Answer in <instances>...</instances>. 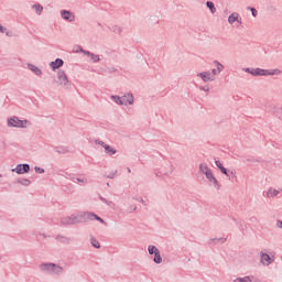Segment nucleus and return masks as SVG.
<instances>
[{"mask_svg":"<svg viewBox=\"0 0 282 282\" xmlns=\"http://www.w3.org/2000/svg\"><path fill=\"white\" fill-rule=\"evenodd\" d=\"M200 173H204L206 175L207 180L212 182V184L217 185V178H215V175H213V171H210V167L206 163H203L199 165Z\"/></svg>","mask_w":282,"mask_h":282,"instance_id":"3","label":"nucleus"},{"mask_svg":"<svg viewBox=\"0 0 282 282\" xmlns=\"http://www.w3.org/2000/svg\"><path fill=\"white\" fill-rule=\"evenodd\" d=\"M50 65H51L52 69H58V67H63V59L57 58L56 61L51 62Z\"/></svg>","mask_w":282,"mask_h":282,"instance_id":"13","label":"nucleus"},{"mask_svg":"<svg viewBox=\"0 0 282 282\" xmlns=\"http://www.w3.org/2000/svg\"><path fill=\"white\" fill-rule=\"evenodd\" d=\"M246 72H248V74H251V76H279L281 74V70L279 68L271 70L262 68H247Z\"/></svg>","mask_w":282,"mask_h":282,"instance_id":"1","label":"nucleus"},{"mask_svg":"<svg viewBox=\"0 0 282 282\" xmlns=\"http://www.w3.org/2000/svg\"><path fill=\"white\" fill-rule=\"evenodd\" d=\"M111 99L115 100L117 105H127V100L123 97L111 96Z\"/></svg>","mask_w":282,"mask_h":282,"instance_id":"14","label":"nucleus"},{"mask_svg":"<svg viewBox=\"0 0 282 282\" xmlns=\"http://www.w3.org/2000/svg\"><path fill=\"white\" fill-rule=\"evenodd\" d=\"M78 221V219L76 218V216H70L68 218V220L66 221V224H76Z\"/></svg>","mask_w":282,"mask_h":282,"instance_id":"24","label":"nucleus"},{"mask_svg":"<svg viewBox=\"0 0 282 282\" xmlns=\"http://www.w3.org/2000/svg\"><path fill=\"white\" fill-rule=\"evenodd\" d=\"M90 61H93L94 63H98V61H100V58L98 57V55H94L91 53H87Z\"/></svg>","mask_w":282,"mask_h":282,"instance_id":"20","label":"nucleus"},{"mask_svg":"<svg viewBox=\"0 0 282 282\" xmlns=\"http://www.w3.org/2000/svg\"><path fill=\"white\" fill-rule=\"evenodd\" d=\"M235 21H237L238 23H241V19L239 18V13L234 12L229 15L228 18V23H230L232 25V23H235Z\"/></svg>","mask_w":282,"mask_h":282,"instance_id":"8","label":"nucleus"},{"mask_svg":"<svg viewBox=\"0 0 282 282\" xmlns=\"http://www.w3.org/2000/svg\"><path fill=\"white\" fill-rule=\"evenodd\" d=\"M251 14H252V17H257V9L251 8Z\"/></svg>","mask_w":282,"mask_h":282,"instance_id":"28","label":"nucleus"},{"mask_svg":"<svg viewBox=\"0 0 282 282\" xmlns=\"http://www.w3.org/2000/svg\"><path fill=\"white\" fill-rule=\"evenodd\" d=\"M13 173H18V175H23L25 173H30V165L28 164H19L15 169L12 170Z\"/></svg>","mask_w":282,"mask_h":282,"instance_id":"6","label":"nucleus"},{"mask_svg":"<svg viewBox=\"0 0 282 282\" xmlns=\"http://www.w3.org/2000/svg\"><path fill=\"white\" fill-rule=\"evenodd\" d=\"M123 98H124L127 105H132L133 104V100H134L133 95L127 94V95L123 96Z\"/></svg>","mask_w":282,"mask_h":282,"instance_id":"16","label":"nucleus"},{"mask_svg":"<svg viewBox=\"0 0 282 282\" xmlns=\"http://www.w3.org/2000/svg\"><path fill=\"white\" fill-rule=\"evenodd\" d=\"M8 127H15L18 129H28V127H30V121L20 120L18 117H13L8 120Z\"/></svg>","mask_w":282,"mask_h":282,"instance_id":"2","label":"nucleus"},{"mask_svg":"<svg viewBox=\"0 0 282 282\" xmlns=\"http://www.w3.org/2000/svg\"><path fill=\"white\" fill-rule=\"evenodd\" d=\"M0 32H2V33L6 32V28L0 25Z\"/></svg>","mask_w":282,"mask_h":282,"instance_id":"31","label":"nucleus"},{"mask_svg":"<svg viewBox=\"0 0 282 282\" xmlns=\"http://www.w3.org/2000/svg\"><path fill=\"white\" fill-rule=\"evenodd\" d=\"M216 67H217V72L218 74L224 72V65H221L219 62H214Z\"/></svg>","mask_w":282,"mask_h":282,"instance_id":"22","label":"nucleus"},{"mask_svg":"<svg viewBox=\"0 0 282 282\" xmlns=\"http://www.w3.org/2000/svg\"><path fill=\"white\" fill-rule=\"evenodd\" d=\"M154 263H162V257L160 256V250H155Z\"/></svg>","mask_w":282,"mask_h":282,"instance_id":"18","label":"nucleus"},{"mask_svg":"<svg viewBox=\"0 0 282 282\" xmlns=\"http://www.w3.org/2000/svg\"><path fill=\"white\" fill-rule=\"evenodd\" d=\"M261 263H263V265H270V263H272V258L267 253H261Z\"/></svg>","mask_w":282,"mask_h":282,"instance_id":"11","label":"nucleus"},{"mask_svg":"<svg viewBox=\"0 0 282 282\" xmlns=\"http://www.w3.org/2000/svg\"><path fill=\"white\" fill-rule=\"evenodd\" d=\"M234 282H252V281L250 280V278L246 276V278H238Z\"/></svg>","mask_w":282,"mask_h":282,"instance_id":"23","label":"nucleus"},{"mask_svg":"<svg viewBox=\"0 0 282 282\" xmlns=\"http://www.w3.org/2000/svg\"><path fill=\"white\" fill-rule=\"evenodd\" d=\"M282 189L269 188L265 193V197H276Z\"/></svg>","mask_w":282,"mask_h":282,"instance_id":"10","label":"nucleus"},{"mask_svg":"<svg viewBox=\"0 0 282 282\" xmlns=\"http://www.w3.org/2000/svg\"><path fill=\"white\" fill-rule=\"evenodd\" d=\"M216 166L220 170L221 173H224V175L228 176V170H226V167H224V165L221 164L220 161H216Z\"/></svg>","mask_w":282,"mask_h":282,"instance_id":"15","label":"nucleus"},{"mask_svg":"<svg viewBox=\"0 0 282 282\" xmlns=\"http://www.w3.org/2000/svg\"><path fill=\"white\" fill-rule=\"evenodd\" d=\"M62 18L65 19V21H74L75 17L69 11H62Z\"/></svg>","mask_w":282,"mask_h":282,"instance_id":"12","label":"nucleus"},{"mask_svg":"<svg viewBox=\"0 0 282 282\" xmlns=\"http://www.w3.org/2000/svg\"><path fill=\"white\" fill-rule=\"evenodd\" d=\"M36 173H44V170L41 167H35Z\"/></svg>","mask_w":282,"mask_h":282,"instance_id":"29","label":"nucleus"},{"mask_svg":"<svg viewBox=\"0 0 282 282\" xmlns=\"http://www.w3.org/2000/svg\"><path fill=\"white\" fill-rule=\"evenodd\" d=\"M276 226H278V228H282V221L279 220V221L276 223Z\"/></svg>","mask_w":282,"mask_h":282,"instance_id":"30","label":"nucleus"},{"mask_svg":"<svg viewBox=\"0 0 282 282\" xmlns=\"http://www.w3.org/2000/svg\"><path fill=\"white\" fill-rule=\"evenodd\" d=\"M207 8H209V10H210V12L213 13V14H215V4L213 3V2H210V1H208L207 2Z\"/></svg>","mask_w":282,"mask_h":282,"instance_id":"21","label":"nucleus"},{"mask_svg":"<svg viewBox=\"0 0 282 282\" xmlns=\"http://www.w3.org/2000/svg\"><path fill=\"white\" fill-rule=\"evenodd\" d=\"M33 10H35L36 14H41V12H43V7L41 4H34Z\"/></svg>","mask_w":282,"mask_h":282,"instance_id":"19","label":"nucleus"},{"mask_svg":"<svg viewBox=\"0 0 282 282\" xmlns=\"http://www.w3.org/2000/svg\"><path fill=\"white\" fill-rule=\"evenodd\" d=\"M24 184H30V181L25 180V181H24Z\"/></svg>","mask_w":282,"mask_h":282,"instance_id":"32","label":"nucleus"},{"mask_svg":"<svg viewBox=\"0 0 282 282\" xmlns=\"http://www.w3.org/2000/svg\"><path fill=\"white\" fill-rule=\"evenodd\" d=\"M42 272H55L56 274H61L63 272V268L54 264V263H42L40 265Z\"/></svg>","mask_w":282,"mask_h":282,"instance_id":"4","label":"nucleus"},{"mask_svg":"<svg viewBox=\"0 0 282 282\" xmlns=\"http://www.w3.org/2000/svg\"><path fill=\"white\" fill-rule=\"evenodd\" d=\"M90 217H94L95 219H97V221H100V224H105V220H102V218H100L99 216L90 214Z\"/></svg>","mask_w":282,"mask_h":282,"instance_id":"27","label":"nucleus"},{"mask_svg":"<svg viewBox=\"0 0 282 282\" xmlns=\"http://www.w3.org/2000/svg\"><path fill=\"white\" fill-rule=\"evenodd\" d=\"M99 144H101V147H104V149L108 155H116V150H113V148H111L108 144H105V142H99Z\"/></svg>","mask_w":282,"mask_h":282,"instance_id":"9","label":"nucleus"},{"mask_svg":"<svg viewBox=\"0 0 282 282\" xmlns=\"http://www.w3.org/2000/svg\"><path fill=\"white\" fill-rule=\"evenodd\" d=\"M29 68L31 69V72H34V74H36V76H41V69L39 67L30 64Z\"/></svg>","mask_w":282,"mask_h":282,"instance_id":"17","label":"nucleus"},{"mask_svg":"<svg viewBox=\"0 0 282 282\" xmlns=\"http://www.w3.org/2000/svg\"><path fill=\"white\" fill-rule=\"evenodd\" d=\"M155 250H158V248H155V246H149V248H148L149 254H155Z\"/></svg>","mask_w":282,"mask_h":282,"instance_id":"25","label":"nucleus"},{"mask_svg":"<svg viewBox=\"0 0 282 282\" xmlns=\"http://www.w3.org/2000/svg\"><path fill=\"white\" fill-rule=\"evenodd\" d=\"M204 83H208L210 80H215V76H217V70L213 69L212 73L204 72L198 75Z\"/></svg>","mask_w":282,"mask_h":282,"instance_id":"5","label":"nucleus"},{"mask_svg":"<svg viewBox=\"0 0 282 282\" xmlns=\"http://www.w3.org/2000/svg\"><path fill=\"white\" fill-rule=\"evenodd\" d=\"M57 83L58 85H62V86H66V85H69V79L67 78V75L65 74L64 70H61L58 74H57Z\"/></svg>","mask_w":282,"mask_h":282,"instance_id":"7","label":"nucleus"},{"mask_svg":"<svg viewBox=\"0 0 282 282\" xmlns=\"http://www.w3.org/2000/svg\"><path fill=\"white\" fill-rule=\"evenodd\" d=\"M91 246H94V248H100V242L96 239H91Z\"/></svg>","mask_w":282,"mask_h":282,"instance_id":"26","label":"nucleus"}]
</instances>
